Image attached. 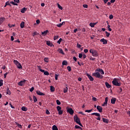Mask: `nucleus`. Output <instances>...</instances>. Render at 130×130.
Instances as JSON below:
<instances>
[{"label":"nucleus","mask_w":130,"mask_h":130,"mask_svg":"<svg viewBox=\"0 0 130 130\" xmlns=\"http://www.w3.org/2000/svg\"><path fill=\"white\" fill-rule=\"evenodd\" d=\"M112 83L114 86H117L118 87H120L121 86V83L119 81V79L114 78L112 81Z\"/></svg>","instance_id":"nucleus-1"},{"label":"nucleus","mask_w":130,"mask_h":130,"mask_svg":"<svg viewBox=\"0 0 130 130\" xmlns=\"http://www.w3.org/2000/svg\"><path fill=\"white\" fill-rule=\"evenodd\" d=\"M89 52L91 53L92 56H94V57H97L99 55L98 54V51L94 49H91L89 50Z\"/></svg>","instance_id":"nucleus-2"},{"label":"nucleus","mask_w":130,"mask_h":130,"mask_svg":"<svg viewBox=\"0 0 130 130\" xmlns=\"http://www.w3.org/2000/svg\"><path fill=\"white\" fill-rule=\"evenodd\" d=\"M74 121H75L76 123L79 124V125H80V126H83V125H82V123H81V120H80L79 117H78V116H77V115L74 116Z\"/></svg>","instance_id":"nucleus-3"},{"label":"nucleus","mask_w":130,"mask_h":130,"mask_svg":"<svg viewBox=\"0 0 130 130\" xmlns=\"http://www.w3.org/2000/svg\"><path fill=\"white\" fill-rule=\"evenodd\" d=\"M92 76L93 77H95V78H98V79H103V76L100 74L99 72H94L92 73Z\"/></svg>","instance_id":"nucleus-4"},{"label":"nucleus","mask_w":130,"mask_h":130,"mask_svg":"<svg viewBox=\"0 0 130 130\" xmlns=\"http://www.w3.org/2000/svg\"><path fill=\"white\" fill-rule=\"evenodd\" d=\"M14 63L16 66V67L18 68V69H23V67H22V64H20V62L17 60H14L13 61Z\"/></svg>","instance_id":"nucleus-5"},{"label":"nucleus","mask_w":130,"mask_h":130,"mask_svg":"<svg viewBox=\"0 0 130 130\" xmlns=\"http://www.w3.org/2000/svg\"><path fill=\"white\" fill-rule=\"evenodd\" d=\"M38 68L40 72L44 73L45 76H48V75H49V73L48 72L45 71V70L41 69V67L38 66Z\"/></svg>","instance_id":"nucleus-6"},{"label":"nucleus","mask_w":130,"mask_h":130,"mask_svg":"<svg viewBox=\"0 0 130 130\" xmlns=\"http://www.w3.org/2000/svg\"><path fill=\"white\" fill-rule=\"evenodd\" d=\"M91 115H95V116H98V117L96 118L97 120H101V118H100V116H101V115L100 113H91Z\"/></svg>","instance_id":"nucleus-7"},{"label":"nucleus","mask_w":130,"mask_h":130,"mask_svg":"<svg viewBox=\"0 0 130 130\" xmlns=\"http://www.w3.org/2000/svg\"><path fill=\"white\" fill-rule=\"evenodd\" d=\"M26 82H27V80H21L18 83V86H23V85H24Z\"/></svg>","instance_id":"nucleus-8"},{"label":"nucleus","mask_w":130,"mask_h":130,"mask_svg":"<svg viewBox=\"0 0 130 130\" xmlns=\"http://www.w3.org/2000/svg\"><path fill=\"white\" fill-rule=\"evenodd\" d=\"M67 112H68V113L71 115H73L74 114V110L72 108H69L67 110Z\"/></svg>","instance_id":"nucleus-9"},{"label":"nucleus","mask_w":130,"mask_h":130,"mask_svg":"<svg viewBox=\"0 0 130 130\" xmlns=\"http://www.w3.org/2000/svg\"><path fill=\"white\" fill-rule=\"evenodd\" d=\"M46 44L47 45H48V46H50V47H53L54 46L53 44H52V43L50 42V41H46Z\"/></svg>","instance_id":"nucleus-10"},{"label":"nucleus","mask_w":130,"mask_h":130,"mask_svg":"<svg viewBox=\"0 0 130 130\" xmlns=\"http://www.w3.org/2000/svg\"><path fill=\"white\" fill-rule=\"evenodd\" d=\"M86 76L87 77H88L89 80L91 81V82H93V81H94V78H93V77H92L91 75H90L89 74H86Z\"/></svg>","instance_id":"nucleus-11"},{"label":"nucleus","mask_w":130,"mask_h":130,"mask_svg":"<svg viewBox=\"0 0 130 130\" xmlns=\"http://www.w3.org/2000/svg\"><path fill=\"white\" fill-rule=\"evenodd\" d=\"M96 109L97 110H98V111H99L100 112H102L103 110V108H102V107L100 106H98L96 107Z\"/></svg>","instance_id":"nucleus-12"},{"label":"nucleus","mask_w":130,"mask_h":130,"mask_svg":"<svg viewBox=\"0 0 130 130\" xmlns=\"http://www.w3.org/2000/svg\"><path fill=\"white\" fill-rule=\"evenodd\" d=\"M100 42H102L103 44H107V40H105V39L103 38L100 40Z\"/></svg>","instance_id":"nucleus-13"},{"label":"nucleus","mask_w":130,"mask_h":130,"mask_svg":"<svg viewBox=\"0 0 130 130\" xmlns=\"http://www.w3.org/2000/svg\"><path fill=\"white\" fill-rule=\"evenodd\" d=\"M116 102V98H112V99L111 100V103L112 104H115V102Z\"/></svg>","instance_id":"nucleus-14"},{"label":"nucleus","mask_w":130,"mask_h":130,"mask_svg":"<svg viewBox=\"0 0 130 130\" xmlns=\"http://www.w3.org/2000/svg\"><path fill=\"white\" fill-rule=\"evenodd\" d=\"M37 94L38 95H40V96H44L45 95V94H44L43 92H41V91L39 90L37 91Z\"/></svg>","instance_id":"nucleus-15"},{"label":"nucleus","mask_w":130,"mask_h":130,"mask_svg":"<svg viewBox=\"0 0 130 130\" xmlns=\"http://www.w3.org/2000/svg\"><path fill=\"white\" fill-rule=\"evenodd\" d=\"M58 52H59V53H61V54H63V55H64V52H63L62 49L58 48Z\"/></svg>","instance_id":"nucleus-16"},{"label":"nucleus","mask_w":130,"mask_h":130,"mask_svg":"<svg viewBox=\"0 0 130 130\" xmlns=\"http://www.w3.org/2000/svg\"><path fill=\"white\" fill-rule=\"evenodd\" d=\"M66 24V22H64V21L62 22L61 23H59V24H57V27H58V28H60V27H61V26H62V25H64Z\"/></svg>","instance_id":"nucleus-17"},{"label":"nucleus","mask_w":130,"mask_h":130,"mask_svg":"<svg viewBox=\"0 0 130 130\" xmlns=\"http://www.w3.org/2000/svg\"><path fill=\"white\" fill-rule=\"evenodd\" d=\"M49 31L48 30H46L43 32H42V35L43 36H45V35H46V34H47V33H48Z\"/></svg>","instance_id":"nucleus-18"},{"label":"nucleus","mask_w":130,"mask_h":130,"mask_svg":"<svg viewBox=\"0 0 130 130\" xmlns=\"http://www.w3.org/2000/svg\"><path fill=\"white\" fill-rule=\"evenodd\" d=\"M103 122H105V123H108L109 122V120L106 118H103Z\"/></svg>","instance_id":"nucleus-19"},{"label":"nucleus","mask_w":130,"mask_h":130,"mask_svg":"<svg viewBox=\"0 0 130 130\" xmlns=\"http://www.w3.org/2000/svg\"><path fill=\"white\" fill-rule=\"evenodd\" d=\"M50 88L51 92H54V91H55V88L54 87H53V86H50Z\"/></svg>","instance_id":"nucleus-20"},{"label":"nucleus","mask_w":130,"mask_h":130,"mask_svg":"<svg viewBox=\"0 0 130 130\" xmlns=\"http://www.w3.org/2000/svg\"><path fill=\"white\" fill-rule=\"evenodd\" d=\"M26 11H27V8L24 7V8L21 9L20 12H21V13H25V12Z\"/></svg>","instance_id":"nucleus-21"},{"label":"nucleus","mask_w":130,"mask_h":130,"mask_svg":"<svg viewBox=\"0 0 130 130\" xmlns=\"http://www.w3.org/2000/svg\"><path fill=\"white\" fill-rule=\"evenodd\" d=\"M24 27H25V22L22 21L21 22V23H20V27L21 28H24Z\"/></svg>","instance_id":"nucleus-22"},{"label":"nucleus","mask_w":130,"mask_h":130,"mask_svg":"<svg viewBox=\"0 0 130 130\" xmlns=\"http://www.w3.org/2000/svg\"><path fill=\"white\" fill-rule=\"evenodd\" d=\"M105 85H106L107 88H108V89H109L111 87V85H110V84H109V83H108V82H106Z\"/></svg>","instance_id":"nucleus-23"},{"label":"nucleus","mask_w":130,"mask_h":130,"mask_svg":"<svg viewBox=\"0 0 130 130\" xmlns=\"http://www.w3.org/2000/svg\"><path fill=\"white\" fill-rule=\"evenodd\" d=\"M6 91L7 94H8V95H11V90H10V88L9 87L7 88Z\"/></svg>","instance_id":"nucleus-24"},{"label":"nucleus","mask_w":130,"mask_h":130,"mask_svg":"<svg viewBox=\"0 0 130 130\" xmlns=\"http://www.w3.org/2000/svg\"><path fill=\"white\" fill-rule=\"evenodd\" d=\"M21 110H22V111H27V110H28V108L23 106L21 108Z\"/></svg>","instance_id":"nucleus-25"},{"label":"nucleus","mask_w":130,"mask_h":130,"mask_svg":"<svg viewBox=\"0 0 130 130\" xmlns=\"http://www.w3.org/2000/svg\"><path fill=\"white\" fill-rule=\"evenodd\" d=\"M62 66H68V61L67 60H64L62 62Z\"/></svg>","instance_id":"nucleus-26"},{"label":"nucleus","mask_w":130,"mask_h":130,"mask_svg":"<svg viewBox=\"0 0 130 130\" xmlns=\"http://www.w3.org/2000/svg\"><path fill=\"white\" fill-rule=\"evenodd\" d=\"M52 129L53 130H58V128H57V126H56V125H54L52 126Z\"/></svg>","instance_id":"nucleus-27"},{"label":"nucleus","mask_w":130,"mask_h":130,"mask_svg":"<svg viewBox=\"0 0 130 130\" xmlns=\"http://www.w3.org/2000/svg\"><path fill=\"white\" fill-rule=\"evenodd\" d=\"M15 123H16V125H17V126H18V127H19V128H22V125L19 124V123L16 122Z\"/></svg>","instance_id":"nucleus-28"},{"label":"nucleus","mask_w":130,"mask_h":130,"mask_svg":"<svg viewBox=\"0 0 130 130\" xmlns=\"http://www.w3.org/2000/svg\"><path fill=\"white\" fill-rule=\"evenodd\" d=\"M33 99H34V101L35 103H36V102L38 101V100H37V98H36V96L35 95H33Z\"/></svg>","instance_id":"nucleus-29"},{"label":"nucleus","mask_w":130,"mask_h":130,"mask_svg":"<svg viewBox=\"0 0 130 130\" xmlns=\"http://www.w3.org/2000/svg\"><path fill=\"white\" fill-rule=\"evenodd\" d=\"M75 128H78L79 129L83 130V128L78 125H75Z\"/></svg>","instance_id":"nucleus-30"},{"label":"nucleus","mask_w":130,"mask_h":130,"mask_svg":"<svg viewBox=\"0 0 130 130\" xmlns=\"http://www.w3.org/2000/svg\"><path fill=\"white\" fill-rule=\"evenodd\" d=\"M68 87H65L63 89V93H68Z\"/></svg>","instance_id":"nucleus-31"},{"label":"nucleus","mask_w":130,"mask_h":130,"mask_svg":"<svg viewBox=\"0 0 130 130\" xmlns=\"http://www.w3.org/2000/svg\"><path fill=\"white\" fill-rule=\"evenodd\" d=\"M101 71H102V69L98 68L95 70V72L100 73V72H101Z\"/></svg>","instance_id":"nucleus-32"},{"label":"nucleus","mask_w":130,"mask_h":130,"mask_svg":"<svg viewBox=\"0 0 130 130\" xmlns=\"http://www.w3.org/2000/svg\"><path fill=\"white\" fill-rule=\"evenodd\" d=\"M89 26H90L91 28H94V27H95V24H94V23H90Z\"/></svg>","instance_id":"nucleus-33"},{"label":"nucleus","mask_w":130,"mask_h":130,"mask_svg":"<svg viewBox=\"0 0 130 130\" xmlns=\"http://www.w3.org/2000/svg\"><path fill=\"white\" fill-rule=\"evenodd\" d=\"M59 115H61L63 113V111H62L61 110L60 111H58Z\"/></svg>","instance_id":"nucleus-34"},{"label":"nucleus","mask_w":130,"mask_h":130,"mask_svg":"<svg viewBox=\"0 0 130 130\" xmlns=\"http://www.w3.org/2000/svg\"><path fill=\"white\" fill-rule=\"evenodd\" d=\"M44 61H45V62H48V61H49V59L47 57H45L44 58Z\"/></svg>","instance_id":"nucleus-35"},{"label":"nucleus","mask_w":130,"mask_h":130,"mask_svg":"<svg viewBox=\"0 0 130 130\" xmlns=\"http://www.w3.org/2000/svg\"><path fill=\"white\" fill-rule=\"evenodd\" d=\"M67 70L69 72H71L72 71V68L70 66H68Z\"/></svg>","instance_id":"nucleus-36"},{"label":"nucleus","mask_w":130,"mask_h":130,"mask_svg":"<svg viewBox=\"0 0 130 130\" xmlns=\"http://www.w3.org/2000/svg\"><path fill=\"white\" fill-rule=\"evenodd\" d=\"M61 41H62V39L60 38L59 40L57 42V43H58V44H60V42H61Z\"/></svg>","instance_id":"nucleus-37"},{"label":"nucleus","mask_w":130,"mask_h":130,"mask_svg":"<svg viewBox=\"0 0 130 130\" xmlns=\"http://www.w3.org/2000/svg\"><path fill=\"white\" fill-rule=\"evenodd\" d=\"M5 20V18L4 17H1L0 18V23L2 24V22L4 21V20Z\"/></svg>","instance_id":"nucleus-38"},{"label":"nucleus","mask_w":130,"mask_h":130,"mask_svg":"<svg viewBox=\"0 0 130 130\" xmlns=\"http://www.w3.org/2000/svg\"><path fill=\"white\" fill-rule=\"evenodd\" d=\"M57 111H59L60 110H61V107H60V106H57Z\"/></svg>","instance_id":"nucleus-39"},{"label":"nucleus","mask_w":130,"mask_h":130,"mask_svg":"<svg viewBox=\"0 0 130 130\" xmlns=\"http://www.w3.org/2000/svg\"><path fill=\"white\" fill-rule=\"evenodd\" d=\"M3 82H4V81L3 80H0V87H2V86H3V85H4Z\"/></svg>","instance_id":"nucleus-40"},{"label":"nucleus","mask_w":130,"mask_h":130,"mask_svg":"<svg viewBox=\"0 0 130 130\" xmlns=\"http://www.w3.org/2000/svg\"><path fill=\"white\" fill-rule=\"evenodd\" d=\"M15 24H8V26L9 27V28H12V27H15Z\"/></svg>","instance_id":"nucleus-41"},{"label":"nucleus","mask_w":130,"mask_h":130,"mask_svg":"<svg viewBox=\"0 0 130 130\" xmlns=\"http://www.w3.org/2000/svg\"><path fill=\"white\" fill-rule=\"evenodd\" d=\"M93 111V109H91L90 110H85V112H88V113L90 112H91V111Z\"/></svg>","instance_id":"nucleus-42"},{"label":"nucleus","mask_w":130,"mask_h":130,"mask_svg":"<svg viewBox=\"0 0 130 130\" xmlns=\"http://www.w3.org/2000/svg\"><path fill=\"white\" fill-rule=\"evenodd\" d=\"M105 33L106 34L107 37H109L110 36V34H109L108 32L105 31Z\"/></svg>","instance_id":"nucleus-43"},{"label":"nucleus","mask_w":130,"mask_h":130,"mask_svg":"<svg viewBox=\"0 0 130 130\" xmlns=\"http://www.w3.org/2000/svg\"><path fill=\"white\" fill-rule=\"evenodd\" d=\"M56 103H57V105H60V104H61L60 102L58 100H56Z\"/></svg>","instance_id":"nucleus-44"},{"label":"nucleus","mask_w":130,"mask_h":130,"mask_svg":"<svg viewBox=\"0 0 130 130\" xmlns=\"http://www.w3.org/2000/svg\"><path fill=\"white\" fill-rule=\"evenodd\" d=\"M39 35V33H37V32H34L33 34V36H36Z\"/></svg>","instance_id":"nucleus-45"},{"label":"nucleus","mask_w":130,"mask_h":130,"mask_svg":"<svg viewBox=\"0 0 130 130\" xmlns=\"http://www.w3.org/2000/svg\"><path fill=\"white\" fill-rule=\"evenodd\" d=\"M58 78V75L55 74V80H57Z\"/></svg>","instance_id":"nucleus-46"},{"label":"nucleus","mask_w":130,"mask_h":130,"mask_svg":"<svg viewBox=\"0 0 130 130\" xmlns=\"http://www.w3.org/2000/svg\"><path fill=\"white\" fill-rule=\"evenodd\" d=\"M109 19L110 20H112V19H113V15L112 14L109 16Z\"/></svg>","instance_id":"nucleus-47"},{"label":"nucleus","mask_w":130,"mask_h":130,"mask_svg":"<svg viewBox=\"0 0 130 130\" xmlns=\"http://www.w3.org/2000/svg\"><path fill=\"white\" fill-rule=\"evenodd\" d=\"M78 57H79V58H82V57H83V54H82V53H79Z\"/></svg>","instance_id":"nucleus-48"},{"label":"nucleus","mask_w":130,"mask_h":130,"mask_svg":"<svg viewBox=\"0 0 130 130\" xmlns=\"http://www.w3.org/2000/svg\"><path fill=\"white\" fill-rule=\"evenodd\" d=\"M77 48H81V47H82V45H81L79 44H77Z\"/></svg>","instance_id":"nucleus-49"},{"label":"nucleus","mask_w":130,"mask_h":130,"mask_svg":"<svg viewBox=\"0 0 130 130\" xmlns=\"http://www.w3.org/2000/svg\"><path fill=\"white\" fill-rule=\"evenodd\" d=\"M14 2L17 4H20V0H14Z\"/></svg>","instance_id":"nucleus-50"},{"label":"nucleus","mask_w":130,"mask_h":130,"mask_svg":"<svg viewBox=\"0 0 130 130\" xmlns=\"http://www.w3.org/2000/svg\"><path fill=\"white\" fill-rule=\"evenodd\" d=\"M58 36H55L54 37V40H56V39H58Z\"/></svg>","instance_id":"nucleus-51"},{"label":"nucleus","mask_w":130,"mask_h":130,"mask_svg":"<svg viewBox=\"0 0 130 130\" xmlns=\"http://www.w3.org/2000/svg\"><path fill=\"white\" fill-rule=\"evenodd\" d=\"M29 91L30 92H33V91H34V87H32Z\"/></svg>","instance_id":"nucleus-52"},{"label":"nucleus","mask_w":130,"mask_h":130,"mask_svg":"<svg viewBox=\"0 0 130 130\" xmlns=\"http://www.w3.org/2000/svg\"><path fill=\"white\" fill-rule=\"evenodd\" d=\"M46 114H50V112L48 110H46Z\"/></svg>","instance_id":"nucleus-53"},{"label":"nucleus","mask_w":130,"mask_h":130,"mask_svg":"<svg viewBox=\"0 0 130 130\" xmlns=\"http://www.w3.org/2000/svg\"><path fill=\"white\" fill-rule=\"evenodd\" d=\"M58 7L60 9V10H62V7H61L59 4H58Z\"/></svg>","instance_id":"nucleus-54"},{"label":"nucleus","mask_w":130,"mask_h":130,"mask_svg":"<svg viewBox=\"0 0 130 130\" xmlns=\"http://www.w3.org/2000/svg\"><path fill=\"white\" fill-rule=\"evenodd\" d=\"M6 6H11V4H10V3L9 2H7L6 3Z\"/></svg>","instance_id":"nucleus-55"},{"label":"nucleus","mask_w":130,"mask_h":130,"mask_svg":"<svg viewBox=\"0 0 130 130\" xmlns=\"http://www.w3.org/2000/svg\"><path fill=\"white\" fill-rule=\"evenodd\" d=\"M89 58L91 60H95V59H96L95 58H93V57H90Z\"/></svg>","instance_id":"nucleus-56"},{"label":"nucleus","mask_w":130,"mask_h":130,"mask_svg":"<svg viewBox=\"0 0 130 130\" xmlns=\"http://www.w3.org/2000/svg\"><path fill=\"white\" fill-rule=\"evenodd\" d=\"M37 24H40V20L39 19H38L36 20Z\"/></svg>","instance_id":"nucleus-57"},{"label":"nucleus","mask_w":130,"mask_h":130,"mask_svg":"<svg viewBox=\"0 0 130 130\" xmlns=\"http://www.w3.org/2000/svg\"><path fill=\"white\" fill-rule=\"evenodd\" d=\"M100 73H101V75H104V71L102 69Z\"/></svg>","instance_id":"nucleus-58"},{"label":"nucleus","mask_w":130,"mask_h":130,"mask_svg":"<svg viewBox=\"0 0 130 130\" xmlns=\"http://www.w3.org/2000/svg\"><path fill=\"white\" fill-rule=\"evenodd\" d=\"M8 74H9V73L7 72L4 74L5 79H6L7 78V75H8Z\"/></svg>","instance_id":"nucleus-59"},{"label":"nucleus","mask_w":130,"mask_h":130,"mask_svg":"<svg viewBox=\"0 0 130 130\" xmlns=\"http://www.w3.org/2000/svg\"><path fill=\"white\" fill-rule=\"evenodd\" d=\"M83 8H88V5L84 4L83 5Z\"/></svg>","instance_id":"nucleus-60"},{"label":"nucleus","mask_w":130,"mask_h":130,"mask_svg":"<svg viewBox=\"0 0 130 130\" xmlns=\"http://www.w3.org/2000/svg\"><path fill=\"white\" fill-rule=\"evenodd\" d=\"M88 49H85L84 50V52H85V53H88Z\"/></svg>","instance_id":"nucleus-61"},{"label":"nucleus","mask_w":130,"mask_h":130,"mask_svg":"<svg viewBox=\"0 0 130 130\" xmlns=\"http://www.w3.org/2000/svg\"><path fill=\"white\" fill-rule=\"evenodd\" d=\"M93 101H97V99L95 97L92 98Z\"/></svg>","instance_id":"nucleus-62"},{"label":"nucleus","mask_w":130,"mask_h":130,"mask_svg":"<svg viewBox=\"0 0 130 130\" xmlns=\"http://www.w3.org/2000/svg\"><path fill=\"white\" fill-rule=\"evenodd\" d=\"M105 102H106L107 103V102H108V97H106L105 98Z\"/></svg>","instance_id":"nucleus-63"},{"label":"nucleus","mask_w":130,"mask_h":130,"mask_svg":"<svg viewBox=\"0 0 130 130\" xmlns=\"http://www.w3.org/2000/svg\"><path fill=\"white\" fill-rule=\"evenodd\" d=\"M105 105H107V103H106V102L104 103V104L102 105V106H105Z\"/></svg>","instance_id":"nucleus-64"}]
</instances>
